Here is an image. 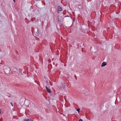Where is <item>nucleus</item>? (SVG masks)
I'll list each match as a JSON object with an SVG mask.
<instances>
[{
  "mask_svg": "<svg viewBox=\"0 0 121 121\" xmlns=\"http://www.w3.org/2000/svg\"><path fill=\"white\" fill-rule=\"evenodd\" d=\"M62 87L63 88H64L65 87V86L64 84V83H63V84L62 83Z\"/></svg>",
  "mask_w": 121,
  "mask_h": 121,
  "instance_id": "obj_8",
  "label": "nucleus"
},
{
  "mask_svg": "<svg viewBox=\"0 0 121 121\" xmlns=\"http://www.w3.org/2000/svg\"><path fill=\"white\" fill-rule=\"evenodd\" d=\"M13 0L14 1H15V0Z\"/></svg>",
  "mask_w": 121,
  "mask_h": 121,
  "instance_id": "obj_12",
  "label": "nucleus"
},
{
  "mask_svg": "<svg viewBox=\"0 0 121 121\" xmlns=\"http://www.w3.org/2000/svg\"><path fill=\"white\" fill-rule=\"evenodd\" d=\"M10 104L12 106H13V104L12 102H10Z\"/></svg>",
  "mask_w": 121,
  "mask_h": 121,
  "instance_id": "obj_10",
  "label": "nucleus"
},
{
  "mask_svg": "<svg viewBox=\"0 0 121 121\" xmlns=\"http://www.w3.org/2000/svg\"><path fill=\"white\" fill-rule=\"evenodd\" d=\"M38 29L37 28H36L34 30V31H35V32L36 33H38Z\"/></svg>",
  "mask_w": 121,
  "mask_h": 121,
  "instance_id": "obj_6",
  "label": "nucleus"
},
{
  "mask_svg": "<svg viewBox=\"0 0 121 121\" xmlns=\"http://www.w3.org/2000/svg\"><path fill=\"white\" fill-rule=\"evenodd\" d=\"M46 89V90H47V91L49 93H51V91L48 88V87H47V86H45Z\"/></svg>",
  "mask_w": 121,
  "mask_h": 121,
  "instance_id": "obj_3",
  "label": "nucleus"
},
{
  "mask_svg": "<svg viewBox=\"0 0 121 121\" xmlns=\"http://www.w3.org/2000/svg\"><path fill=\"white\" fill-rule=\"evenodd\" d=\"M79 121H83V120L81 119H80Z\"/></svg>",
  "mask_w": 121,
  "mask_h": 121,
  "instance_id": "obj_11",
  "label": "nucleus"
},
{
  "mask_svg": "<svg viewBox=\"0 0 121 121\" xmlns=\"http://www.w3.org/2000/svg\"><path fill=\"white\" fill-rule=\"evenodd\" d=\"M56 19V20L57 21V22L58 23H59L60 22V20H59V18L58 17H57Z\"/></svg>",
  "mask_w": 121,
  "mask_h": 121,
  "instance_id": "obj_7",
  "label": "nucleus"
},
{
  "mask_svg": "<svg viewBox=\"0 0 121 121\" xmlns=\"http://www.w3.org/2000/svg\"><path fill=\"white\" fill-rule=\"evenodd\" d=\"M57 9V12L58 14L62 11V7L60 6H58Z\"/></svg>",
  "mask_w": 121,
  "mask_h": 121,
  "instance_id": "obj_2",
  "label": "nucleus"
},
{
  "mask_svg": "<svg viewBox=\"0 0 121 121\" xmlns=\"http://www.w3.org/2000/svg\"><path fill=\"white\" fill-rule=\"evenodd\" d=\"M23 121H33L32 120H31L30 119H25L23 120Z\"/></svg>",
  "mask_w": 121,
  "mask_h": 121,
  "instance_id": "obj_4",
  "label": "nucleus"
},
{
  "mask_svg": "<svg viewBox=\"0 0 121 121\" xmlns=\"http://www.w3.org/2000/svg\"><path fill=\"white\" fill-rule=\"evenodd\" d=\"M80 108H79L78 109H77L76 110H77V111L78 112H79V111H80Z\"/></svg>",
  "mask_w": 121,
  "mask_h": 121,
  "instance_id": "obj_9",
  "label": "nucleus"
},
{
  "mask_svg": "<svg viewBox=\"0 0 121 121\" xmlns=\"http://www.w3.org/2000/svg\"><path fill=\"white\" fill-rule=\"evenodd\" d=\"M4 70L5 73L8 74L10 73V69L8 66H5L4 67Z\"/></svg>",
  "mask_w": 121,
  "mask_h": 121,
  "instance_id": "obj_1",
  "label": "nucleus"
},
{
  "mask_svg": "<svg viewBox=\"0 0 121 121\" xmlns=\"http://www.w3.org/2000/svg\"><path fill=\"white\" fill-rule=\"evenodd\" d=\"M107 64V63L105 62H104L102 64L101 66L102 67H104Z\"/></svg>",
  "mask_w": 121,
  "mask_h": 121,
  "instance_id": "obj_5",
  "label": "nucleus"
}]
</instances>
